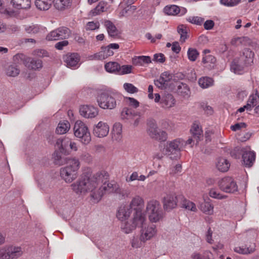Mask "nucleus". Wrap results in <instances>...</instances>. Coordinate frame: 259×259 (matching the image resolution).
I'll return each mask as SVG.
<instances>
[{"label": "nucleus", "instance_id": "cd10ccee", "mask_svg": "<svg viewBox=\"0 0 259 259\" xmlns=\"http://www.w3.org/2000/svg\"><path fill=\"white\" fill-rule=\"evenodd\" d=\"M216 166L218 169L222 172H226L229 169L230 164L229 161L223 157L218 158Z\"/></svg>", "mask_w": 259, "mask_h": 259}, {"label": "nucleus", "instance_id": "1a4fd4ad", "mask_svg": "<svg viewBox=\"0 0 259 259\" xmlns=\"http://www.w3.org/2000/svg\"><path fill=\"white\" fill-rule=\"evenodd\" d=\"M70 34V30L65 27H61L50 32L46 39L49 41L56 40L68 38Z\"/></svg>", "mask_w": 259, "mask_h": 259}, {"label": "nucleus", "instance_id": "0e129e2a", "mask_svg": "<svg viewBox=\"0 0 259 259\" xmlns=\"http://www.w3.org/2000/svg\"><path fill=\"white\" fill-rule=\"evenodd\" d=\"M241 0H220L222 5L228 7H233L239 3Z\"/></svg>", "mask_w": 259, "mask_h": 259}, {"label": "nucleus", "instance_id": "39448f33", "mask_svg": "<svg viewBox=\"0 0 259 259\" xmlns=\"http://www.w3.org/2000/svg\"><path fill=\"white\" fill-rule=\"evenodd\" d=\"M97 100L99 107L102 109H112L116 106L114 95L108 92L101 93L98 96Z\"/></svg>", "mask_w": 259, "mask_h": 259}, {"label": "nucleus", "instance_id": "7c9ffc66", "mask_svg": "<svg viewBox=\"0 0 259 259\" xmlns=\"http://www.w3.org/2000/svg\"><path fill=\"white\" fill-rule=\"evenodd\" d=\"M254 56L253 52L250 49H244L242 58L244 60V64L248 65H251L253 63Z\"/></svg>", "mask_w": 259, "mask_h": 259}, {"label": "nucleus", "instance_id": "6e6552de", "mask_svg": "<svg viewBox=\"0 0 259 259\" xmlns=\"http://www.w3.org/2000/svg\"><path fill=\"white\" fill-rule=\"evenodd\" d=\"M220 189L226 193H234L238 191L236 181L232 177H226L218 182Z\"/></svg>", "mask_w": 259, "mask_h": 259}, {"label": "nucleus", "instance_id": "603ef678", "mask_svg": "<svg viewBox=\"0 0 259 259\" xmlns=\"http://www.w3.org/2000/svg\"><path fill=\"white\" fill-rule=\"evenodd\" d=\"M188 59L192 62L195 61L199 55V53L196 49L190 48L187 51Z\"/></svg>", "mask_w": 259, "mask_h": 259}, {"label": "nucleus", "instance_id": "052dcab7", "mask_svg": "<svg viewBox=\"0 0 259 259\" xmlns=\"http://www.w3.org/2000/svg\"><path fill=\"white\" fill-rule=\"evenodd\" d=\"M132 66L131 65H122V66H120V69L118 71L119 74H128L132 72Z\"/></svg>", "mask_w": 259, "mask_h": 259}, {"label": "nucleus", "instance_id": "69168bd1", "mask_svg": "<svg viewBox=\"0 0 259 259\" xmlns=\"http://www.w3.org/2000/svg\"><path fill=\"white\" fill-rule=\"evenodd\" d=\"M125 100L130 106L134 108H136L139 106V102L133 98L126 97Z\"/></svg>", "mask_w": 259, "mask_h": 259}, {"label": "nucleus", "instance_id": "a18cd8bd", "mask_svg": "<svg viewBox=\"0 0 259 259\" xmlns=\"http://www.w3.org/2000/svg\"><path fill=\"white\" fill-rule=\"evenodd\" d=\"M177 31L180 35V41L182 43L185 42L188 37L187 27L184 25H179L177 28Z\"/></svg>", "mask_w": 259, "mask_h": 259}, {"label": "nucleus", "instance_id": "c9c22d12", "mask_svg": "<svg viewBox=\"0 0 259 259\" xmlns=\"http://www.w3.org/2000/svg\"><path fill=\"white\" fill-rule=\"evenodd\" d=\"M254 249L255 246L253 244L248 247L246 246H236L234 248V251L239 254H247L252 253Z\"/></svg>", "mask_w": 259, "mask_h": 259}, {"label": "nucleus", "instance_id": "9b49d317", "mask_svg": "<svg viewBox=\"0 0 259 259\" xmlns=\"http://www.w3.org/2000/svg\"><path fill=\"white\" fill-rule=\"evenodd\" d=\"M177 197L174 193L166 194L163 198L162 202L164 209L169 211L177 205Z\"/></svg>", "mask_w": 259, "mask_h": 259}, {"label": "nucleus", "instance_id": "338daca9", "mask_svg": "<svg viewBox=\"0 0 259 259\" xmlns=\"http://www.w3.org/2000/svg\"><path fill=\"white\" fill-rule=\"evenodd\" d=\"M80 158L81 160L84 161L86 162L90 163L92 160V156L91 154L88 152H83L80 155Z\"/></svg>", "mask_w": 259, "mask_h": 259}, {"label": "nucleus", "instance_id": "72a5a7b5", "mask_svg": "<svg viewBox=\"0 0 259 259\" xmlns=\"http://www.w3.org/2000/svg\"><path fill=\"white\" fill-rule=\"evenodd\" d=\"M136 111L127 108H124L121 112V118L123 120H126L130 122H132V119L134 118V115Z\"/></svg>", "mask_w": 259, "mask_h": 259}, {"label": "nucleus", "instance_id": "7ed1b4c3", "mask_svg": "<svg viewBox=\"0 0 259 259\" xmlns=\"http://www.w3.org/2000/svg\"><path fill=\"white\" fill-rule=\"evenodd\" d=\"M74 136L84 145H88L91 141V136L87 125L81 120H77L73 127Z\"/></svg>", "mask_w": 259, "mask_h": 259}, {"label": "nucleus", "instance_id": "9d476101", "mask_svg": "<svg viewBox=\"0 0 259 259\" xmlns=\"http://www.w3.org/2000/svg\"><path fill=\"white\" fill-rule=\"evenodd\" d=\"M141 239L146 242L154 237L157 234L156 227L154 225L143 226L140 230Z\"/></svg>", "mask_w": 259, "mask_h": 259}, {"label": "nucleus", "instance_id": "412c9836", "mask_svg": "<svg viewBox=\"0 0 259 259\" xmlns=\"http://www.w3.org/2000/svg\"><path fill=\"white\" fill-rule=\"evenodd\" d=\"M146 221V215L143 211L134 212L132 222L137 227H143Z\"/></svg>", "mask_w": 259, "mask_h": 259}, {"label": "nucleus", "instance_id": "c85d7f7f", "mask_svg": "<svg viewBox=\"0 0 259 259\" xmlns=\"http://www.w3.org/2000/svg\"><path fill=\"white\" fill-rule=\"evenodd\" d=\"M104 25L107 29L109 36L114 37L118 34V30L115 25L111 21L106 20L104 21Z\"/></svg>", "mask_w": 259, "mask_h": 259}, {"label": "nucleus", "instance_id": "5701e85b", "mask_svg": "<svg viewBox=\"0 0 259 259\" xmlns=\"http://www.w3.org/2000/svg\"><path fill=\"white\" fill-rule=\"evenodd\" d=\"M110 8V6L107 2L101 1L99 3L96 7L91 11L92 16H96L101 14L104 12L108 11Z\"/></svg>", "mask_w": 259, "mask_h": 259}, {"label": "nucleus", "instance_id": "f257e3e1", "mask_svg": "<svg viewBox=\"0 0 259 259\" xmlns=\"http://www.w3.org/2000/svg\"><path fill=\"white\" fill-rule=\"evenodd\" d=\"M108 173L102 170L93 176L80 179L71 185L73 191L77 194L90 192L95 203L99 202L105 193H113L115 190V184L108 181Z\"/></svg>", "mask_w": 259, "mask_h": 259}, {"label": "nucleus", "instance_id": "f8f14e48", "mask_svg": "<svg viewBox=\"0 0 259 259\" xmlns=\"http://www.w3.org/2000/svg\"><path fill=\"white\" fill-rule=\"evenodd\" d=\"M79 112L81 116L87 118H93L99 113L98 108L91 105H82L80 107Z\"/></svg>", "mask_w": 259, "mask_h": 259}, {"label": "nucleus", "instance_id": "c756f323", "mask_svg": "<svg viewBox=\"0 0 259 259\" xmlns=\"http://www.w3.org/2000/svg\"><path fill=\"white\" fill-rule=\"evenodd\" d=\"M114 54V52L110 50L107 46L102 47L101 50L96 54L95 57L98 58L99 60L105 59L108 57L111 56Z\"/></svg>", "mask_w": 259, "mask_h": 259}, {"label": "nucleus", "instance_id": "aec40b11", "mask_svg": "<svg viewBox=\"0 0 259 259\" xmlns=\"http://www.w3.org/2000/svg\"><path fill=\"white\" fill-rule=\"evenodd\" d=\"M132 210L128 205H121L118 208L116 216L120 221L127 220L130 216Z\"/></svg>", "mask_w": 259, "mask_h": 259}, {"label": "nucleus", "instance_id": "ddd939ff", "mask_svg": "<svg viewBox=\"0 0 259 259\" xmlns=\"http://www.w3.org/2000/svg\"><path fill=\"white\" fill-rule=\"evenodd\" d=\"M109 131V126L107 123L99 121L93 128L94 135L98 138H103L107 136Z\"/></svg>", "mask_w": 259, "mask_h": 259}, {"label": "nucleus", "instance_id": "bf43d9fd", "mask_svg": "<svg viewBox=\"0 0 259 259\" xmlns=\"http://www.w3.org/2000/svg\"><path fill=\"white\" fill-rule=\"evenodd\" d=\"M99 28L100 23L98 21L89 22L85 26V29L87 30H95L96 29H98Z\"/></svg>", "mask_w": 259, "mask_h": 259}, {"label": "nucleus", "instance_id": "4468645a", "mask_svg": "<svg viewBox=\"0 0 259 259\" xmlns=\"http://www.w3.org/2000/svg\"><path fill=\"white\" fill-rule=\"evenodd\" d=\"M163 11L166 14L171 16H176L178 15H179V16H183L187 12V10L185 8L182 7L180 8L176 5L167 6L164 7Z\"/></svg>", "mask_w": 259, "mask_h": 259}, {"label": "nucleus", "instance_id": "473e14b6", "mask_svg": "<svg viewBox=\"0 0 259 259\" xmlns=\"http://www.w3.org/2000/svg\"><path fill=\"white\" fill-rule=\"evenodd\" d=\"M72 0H54V7L58 10H64L71 5Z\"/></svg>", "mask_w": 259, "mask_h": 259}, {"label": "nucleus", "instance_id": "393cba45", "mask_svg": "<svg viewBox=\"0 0 259 259\" xmlns=\"http://www.w3.org/2000/svg\"><path fill=\"white\" fill-rule=\"evenodd\" d=\"M151 63V59L149 56H135L133 58V64L135 66H144Z\"/></svg>", "mask_w": 259, "mask_h": 259}, {"label": "nucleus", "instance_id": "c03bdc74", "mask_svg": "<svg viewBox=\"0 0 259 259\" xmlns=\"http://www.w3.org/2000/svg\"><path fill=\"white\" fill-rule=\"evenodd\" d=\"M105 69L108 72L118 73L120 65L115 62H109L105 65Z\"/></svg>", "mask_w": 259, "mask_h": 259}, {"label": "nucleus", "instance_id": "49530a36", "mask_svg": "<svg viewBox=\"0 0 259 259\" xmlns=\"http://www.w3.org/2000/svg\"><path fill=\"white\" fill-rule=\"evenodd\" d=\"M182 206L186 209L194 212L197 211V208L195 203L185 198H184L182 201Z\"/></svg>", "mask_w": 259, "mask_h": 259}, {"label": "nucleus", "instance_id": "f3484780", "mask_svg": "<svg viewBox=\"0 0 259 259\" xmlns=\"http://www.w3.org/2000/svg\"><path fill=\"white\" fill-rule=\"evenodd\" d=\"M242 160L246 167H250L252 166L255 159V153L251 151H243Z\"/></svg>", "mask_w": 259, "mask_h": 259}, {"label": "nucleus", "instance_id": "37998d69", "mask_svg": "<svg viewBox=\"0 0 259 259\" xmlns=\"http://www.w3.org/2000/svg\"><path fill=\"white\" fill-rule=\"evenodd\" d=\"M148 133L150 137L154 139L159 130L158 128L157 125L154 120L149 121L148 123Z\"/></svg>", "mask_w": 259, "mask_h": 259}, {"label": "nucleus", "instance_id": "58836bf2", "mask_svg": "<svg viewBox=\"0 0 259 259\" xmlns=\"http://www.w3.org/2000/svg\"><path fill=\"white\" fill-rule=\"evenodd\" d=\"M35 5L38 9L47 11L50 8L52 1L51 0H35Z\"/></svg>", "mask_w": 259, "mask_h": 259}, {"label": "nucleus", "instance_id": "a19ab883", "mask_svg": "<svg viewBox=\"0 0 259 259\" xmlns=\"http://www.w3.org/2000/svg\"><path fill=\"white\" fill-rule=\"evenodd\" d=\"M202 62L205 65V67L211 69L216 62V59L211 55H205L203 56Z\"/></svg>", "mask_w": 259, "mask_h": 259}, {"label": "nucleus", "instance_id": "8fccbe9b", "mask_svg": "<svg viewBox=\"0 0 259 259\" xmlns=\"http://www.w3.org/2000/svg\"><path fill=\"white\" fill-rule=\"evenodd\" d=\"M145 241L141 239V235L139 237L138 235L134 236L131 240V245L133 248H138L142 246Z\"/></svg>", "mask_w": 259, "mask_h": 259}, {"label": "nucleus", "instance_id": "20e7f679", "mask_svg": "<svg viewBox=\"0 0 259 259\" xmlns=\"http://www.w3.org/2000/svg\"><path fill=\"white\" fill-rule=\"evenodd\" d=\"M146 209L151 222H159L163 217V212L159 202L156 200H151L147 205Z\"/></svg>", "mask_w": 259, "mask_h": 259}, {"label": "nucleus", "instance_id": "2eb2a0df", "mask_svg": "<svg viewBox=\"0 0 259 259\" xmlns=\"http://www.w3.org/2000/svg\"><path fill=\"white\" fill-rule=\"evenodd\" d=\"M128 206L135 212L142 211L144 207V200L142 197L139 195L135 196L132 198Z\"/></svg>", "mask_w": 259, "mask_h": 259}, {"label": "nucleus", "instance_id": "3c124183", "mask_svg": "<svg viewBox=\"0 0 259 259\" xmlns=\"http://www.w3.org/2000/svg\"><path fill=\"white\" fill-rule=\"evenodd\" d=\"M20 73V69L15 65H11L6 69V73L8 76L15 77Z\"/></svg>", "mask_w": 259, "mask_h": 259}, {"label": "nucleus", "instance_id": "f704fd0d", "mask_svg": "<svg viewBox=\"0 0 259 259\" xmlns=\"http://www.w3.org/2000/svg\"><path fill=\"white\" fill-rule=\"evenodd\" d=\"M70 128V124L67 120L60 121L56 128V133L58 134H64L66 133Z\"/></svg>", "mask_w": 259, "mask_h": 259}, {"label": "nucleus", "instance_id": "dca6fc26", "mask_svg": "<svg viewBox=\"0 0 259 259\" xmlns=\"http://www.w3.org/2000/svg\"><path fill=\"white\" fill-rule=\"evenodd\" d=\"M171 78V74L168 72H164L161 74L158 79L154 81L155 85L158 88L164 89Z\"/></svg>", "mask_w": 259, "mask_h": 259}, {"label": "nucleus", "instance_id": "2f4dec72", "mask_svg": "<svg viewBox=\"0 0 259 259\" xmlns=\"http://www.w3.org/2000/svg\"><path fill=\"white\" fill-rule=\"evenodd\" d=\"M247 65L243 63L240 62L239 61L234 60L231 64V69L236 74H241L243 72L244 67Z\"/></svg>", "mask_w": 259, "mask_h": 259}, {"label": "nucleus", "instance_id": "4be33fe9", "mask_svg": "<svg viewBox=\"0 0 259 259\" xmlns=\"http://www.w3.org/2000/svg\"><path fill=\"white\" fill-rule=\"evenodd\" d=\"M11 4L16 9H28L31 7V0H11Z\"/></svg>", "mask_w": 259, "mask_h": 259}, {"label": "nucleus", "instance_id": "6e6d98bb", "mask_svg": "<svg viewBox=\"0 0 259 259\" xmlns=\"http://www.w3.org/2000/svg\"><path fill=\"white\" fill-rule=\"evenodd\" d=\"M123 87L125 91L130 94H135L139 92V89L132 83H125Z\"/></svg>", "mask_w": 259, "mask_h": 259}, {"label": "nucleus", "instance_id": "09e8293b", "mask_svg": "<svg viewBox=\"0 0 259 259\" xmlns=\"http://www.w3.org/2000/svg\"><path fill=\"white\" fill-rule=\"evenodd\" d=\"M178 93L184 98H188L190 95V91L188 85L183 83L178 86Z\"/></svg>", "mask_w": 259, "mask_h": 259}, {"label": "nucleus", "instance_id": "a211bd4d", "mask_svg": "<svg viewBox=\"0 0 259 259\" xmlns=\"http://www.w3.org/2000/svg\"><path fill=\"white\" fill-rule=\"evenodd\" d=\"M160 104L162 108L168 109L175 106L176 100L171 94H165L162 97Z\"/></svg>", "mask_w": 259, "mask_h": 259}, {"label": "nucleus", "instance_id": "a878e982", "mask_svg": "<svg viewBox=\"0 0 259 259\" xmlns=\"http://www.w3.org/2000/svg\"><path fill=\"white\" fill-rule=\"evenodd\" d=\"M122 124L119 122L115 123L112 130V137L113 140L120 141L122 138Z\"/></svg>", "mask_w": 259, "mask_h": 259}, {"label": "nucleus", "instance_id": "423d86ee", "mask_svg": "<svg viewBox=\"0 0 259 259\" xmlns=\"http://www.w3.org/2000/svg\"><path fill=\"white\" fill-rule=\"evenodd\" d=\"M184 143V140L179 138L167 142L165 147V154L172 159L178 158L180 157V149Z\"/></svg>", "mask_w": 259, "mask_h": 259}, {"label": "nucleus", "instance_id": "79ce46f5", "mask_svg": "<svg viewBox=\"0 0 259 259\" xmlns=\"http://www.w3.org/2000/svg\"><path fill=\"white\" fill-rule=\"evenodd\" d=\"M213 82L212 78L207 76L202 77L198 80L199 85L203 89H206L212 86Z\"/></svg>", "mask_w": 259, "mask_h": 259}, {"label": "nucleus", "instance_id": "de8ad7c7", "mask_svg": "<svg viewBox=\"0 0 259 259\" xmlns=\"http://www.w3.org/2000/svg\"><path fill=\"white\" fill-rule=\"evenodd\" d=\"M24 30L26 32L31 34H36L40 32L41 27L37 24H31L25 25Z\"/></svg>", "mask_w": 259, "mask_h": 259}, {"label": "nucleus", "instance_id": "0eeeda50", "mask_svg": "<svg viewBox=\"0 0 259 259\" xmlns=\"http://www.w3.org/2000/svg\"><path fill=\"white\" fill-rule=\"evenodd\" d=\"M23 254L21 247L13 245H7L0 248V259H14Z\"/></svg>", "mask_w": 259, "mask_h": 259}, {"label": "nucleus", "instance_id": "bb28decb", "mask_svg": "<svg viewBox=\"0 0 259 259\" xmlns=\"http://www.w3.org/2000/svg\"><path fill=\"white\" fill-rule=\"evenodd\" d=\"M25 64L27 67L33 70L39 69L42 66V61L40 60H35L30 58L25 60Z\"/></svg>", "mask_w": 259, "mask_h": 259}, {"label": "nucleus", "instance_id": "680f3d73", "mask_svg": "<svg viewBox=\"0 0 259 259\" xmlns=\"http://www.w3.org/2000/svg\"><path fill=\"white\" fill-rule=\"evenodd\" d=\"M246 124L245 122H238L230 126L232 131L236 132L246 127Z\"/></svg>", "mask_w": 259, "mask_h": 259}, {"label": "nucleus", "instance_id": "864d4df0", "mask_svg": "<svg viewBox=\"0 0 259 259\" xmlns=\"http://www.w3.org/2000/svg\"><path fill=\"white\" fill-rule=\"evenodd\" d=\"M137 227L132 222L125 223L123 226L121 227L122 231L126 234H129L136 229Z\"/></svg>", "mask_w": 259, "mask_h": 259}, {"label": "nucleus", "instance_id": "f03ea898", "mask_svg": "<svg viewBox=\"0 0 259 259\" xmlns=\"http://www.w3.org/2000/svg\"><path fill=\"white\" fill-rule=\"evenodd\" d=\"M66 166L60 169V176L66 183H70L78 177V170L80 167V162L77 158H69L66 161Z\"/></svg>", "mask_w": 259, "mask_h": 259}, {"label": "nucleus", "instance_id": "13d9d810", "mask_svg": "<svg viewBox=\"0 0 259 259\" xmlns=\"http://www.w3.org/2000/svg\"><path fill=\"white\" fill-rule=\"evenodd\" d=\"M154 139L160 142L165 141L167 139V134L165 131L159 130Z\"/></svg>", "mask_w": 259, "mask_h": 259}, {"label": "nucleus", "instance_id": "5fc2aeb1", "mask_svg": "<svg viewBox=\"0 0 259 259\" xmlns=\"http://www.w3.org/2000/svg\"><path fill=\"white\" fill-rule=\"evenodd\" d=\"M209 195L210 197L217 199H223L226 198V196L221 193L215 188H212L209 191Z\"/></svg>", "mask_w": 259, "mask_h": 259}, {"label": "nucleus", "instance_id": "774afa93", "mask_svg": "<svg viewBox=\"0 0 259 259\" xmlns=\"http://www.w3.org/2000/svg\"><path fill=\"white\" fill-rule=\"evenodd\" d=\"M153 60L157 62L163 63L165 60V58L162 53L156 54L154 55Z\"/></svg>", "mask_w": 259, "mask_h": 259}, {"label": "nucleus", "instance_id": "ea45409f", "mask_svg": "<svg viewBox=\"0 0 259 259\" xmlns=\"http://www.w3.org/2000/svg\"><path fill=\"white\" fill-rule=\"evenodd\" d=\"M70 139L65 138L63 139H58L56 142V146L60 149L61 153H65L68 146H69Z\"/></svg>", "mask_w": 259, "mask_h": 259}, {"label": "nucleus", "instance_id": "4d7b16f0", "mask_svg": "<svg viewBox=\"0 0 259 259\" xmlns=\"http://www.w3.org/2000/svg\"><path fill=\"white\" fill-rule=\"evenodd\" d=\"M187 21L192 24L201 25L203 23L204 19L198 16H190L187 18Z\"/></svg>", "mask_w": 259, "mask_h": 259}, {"label": "nucleus", "instance_id": "b1692460", "mask_svg": "<svg viewBox=\"0 0 259 259\" xmlns=\"http://www.w3.org/2000/svg\"><path fill=\"white\" fill-rule=\"evenodd\" d=\"M199 208L203 213L206 214L212 215L213 214L214 206L210 200H205L204 202L200 203Z\"/></svg>", "mask_w": 259, "mask_h": 259}, {"label": "nucleus", "instance_id": "e433bc0d", "mask_svg": "<svg viewBox=\"0 0 259 259\" xmlns=\"http://www.w3.org/2000/svg\"><path fill=\"white\" fill-rule=\"evenodd\" d=\"M259 102V95L257 90L255 91V93L250 95L247 103V106L249 107V110L250 111L253 107L255 106Z\"/></svg>", "mask_w": 259, "mask_h": 259}, {"label": "nucleus", "instance_id": "4c0bfd02", "mask_svg": "<svg viewBox=\"0 0 259 259\" xmlns=\"http://www.w3.org/2000/svg\"><path fill=\"white\" fill-rule=\"evenodd\" d=\"M190 132L194 138L196 139L197 142L200 140L202 134V131L200 125L197 122H194L193 124Z\"/></svg>", "mask_w": 259, "mask_h": 259}, {"label": "nucleus", "instance_id": "6ab92c4d", "mask_svg": "<svg viewBox=\"0 0 259 259\" xmlns=\"http://www.w3.org/2000/svg\"><path fill=\"white\" fill-rule=\"evenodd\" d=\"M68 67L76 66L79 61V56L77 53L68 54L63 57Z\"/></svg>", "mask_w": 259, "mask_h": 259}, {"label": "nucleus", "instance_id": "e2e57ef3", "mask_svg": "<svg viewBox=\"0 0 259 259\" xmlns=\"http://www.w3.org/2000/svg\"><path fill=\"white\" fill-rule=\"evenodd\" d=\"M33 54L38 57H45L49 56V53L45 50L43 49H36L33 52Z\"/></svg>", "mask_w": 259, "mask_h": 259}]
</instances>
